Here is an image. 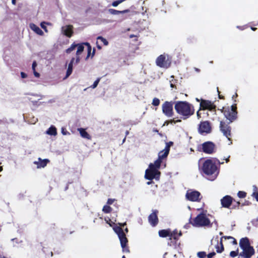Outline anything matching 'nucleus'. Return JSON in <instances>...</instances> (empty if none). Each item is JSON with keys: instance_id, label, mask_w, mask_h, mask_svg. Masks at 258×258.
Masks as SVG:
<instances>
[{"instance_id": "1", "label": "nucleus", "mask_w": 258, "mask_h": 258, "mask_svg": "<svg viewBox=\"0 0 258 258\" xmlns=\"http://www.w3.org/2000/svg\"><path fill=\"white\" fill-rule=\"evenodd\" d=\"M172 142H169L166 143V146L164 150L161 151L158 153V158L154 162V163H151L149 165V169L146 170L145 177L148 180H152L155 179L158 180L160 175V172L158 169L161 166L163 160L166 158L167 157L170 147L173 145Z\"/></svg>"}, {"instance_id": "2", "label": "nucleus", "mask_w": 258, "mask_h": 258, "mask_svg": "<svg viewBox=\"0 0 258 258\" xmlns=\"http://www.w3.org/2000/svg\"><path fill=\"white\" fill-rule=\"evenodd\" d=\"M219 100L212 102L209 100L201 99L200 109L196 113H199L200 110H208L211 112L221 111L222 113H237L236 104L231 106H220L219 105Z\"/></svg>"}, {"instance_id": "3", "label": "nucleus", "mask_w": 258, "mask_h": 258, "mask_svg": "<svg viewBox=\"0 0 258 258\" xmlns=\"http://www.w3.org/2000/svg\"><path fill=\"white\" fill-rule=\"evenodd\" d=\"M225 117L226 118V120L225 121H221L220 128V131L223 133V135L225 136L229 141H230V143L229 145H231L232 144V142L230 139L231 137V127L228 125V124L233 122L234 120H236L237 118V114H224Z\"/></svg>"}, {"instance_id": "4", "label": "nucleus", "mask_w": 258, "mask_h": 258, "mask_svg": "<svg viewBox=\"0 0 258 258\" xmlns=\"http://www.w3.org/2000/svg\"><path fill=\"white\" fill-rule=\"evenodd\" d=\"M202 171L207 176L206 178L211 181L214 180L218 174V168L212 160H206L203 163Z\"/></svg>"}, {"instance_id": "5", "label": "nucleus", "mask_w": 258, "mask_h": 258, "mask_svg": "<svg viewBox=\"0 0 258 258\" xmlns=\"http://www.w3.org/2000/svg\"><path fill=\"white\" fill-rule=\"evenodd\" d=\"M174 108L177 113H194L195 112L192 105L186 101L175 102Z\"/></svg>"}, {"instance_id": "6", "label": "nucleus", "mask_w": 258, "mask_h": 258, "mask_svg": "<svg viewBox=\"0 0 258 258\" xmlns=\"http://www.w3.org/2000/svg\"><path fill=\"white\" fill-rule=\"evenodd\" d=\"M113 230L118 235L123 252H129V249L128 247L126 246V244L128 242V240L122 228L120 226H115L113 227Z\"/></svg>"}, {"instance_id": "7", "label": "nucleus", "mask_w": 258, "mask_h": 258, "mask_svg": "<svg viewBox=\"0 0 258 258\" xmlns=\"http://www.w3.org/2000/svg\"><path fill=\"white\" fill-rule=\"evenodd\" d=\"M191 223L195 227H204L210 225V221L204 213H201L193 220Z\"/></svg>"}, {"instance_id": "8", "label": "nucleus", "mask_w": 258, "mask_h": 258, "mask_svg": "<svg viewBox=\"0 0 258 258\" xmlns=\"http://www.w3.org/2000/svg\"><path fill=\"white\" fill-rule=\"evenodd\" d=\"M199 151H202L208 154H212L216 151V146L212 142L207 141L198 147Z\"/></svg>"}, {"instance_id": "9", "label": "nucleus", "mask_w": 258, "mask_h": 258, "mask_svg": "<svg viewBox=\"0 0 258 258\" xmlns=\"http://www.w3.org/2000/svg\"><path fill=\"white\" fill-rule=\"evenodd\" d=\"M159 235L162 237L169 236L170 239L173 238L174 239H177L181 235V233L180 232L177 235L176 231L171 232L170 230H161L159 231Z\"/></svg>"}, {"instance_id": "10", "label": "nucleus", "mask_w": 258, "mask_h": 258, "mask_svg": "<svg viewBox=\"0 0 258 258\" xmlns=\"http://www.w3.org/2000/svg\"><path fill=\"white\" fill-rule=\"evenodd\" d=\"M199 132L202 135H205L209 134L211 132V127L210 123L208 121L202 122L199 126Z\"/></svg>"}, {"instance_id": "11", "label": "nucleus", "mask_w": 258, "mask_h": 258, "mask_svg": "<svg viewBox=\"0 0 258 258\" xmlns=\"http://www.w3.org/2000/svg\"><path fill=\"white\" fill-rule=\"evenodd\" d=\"M200 196L201 194L199 191L189 189L187 191L185 197L189 201L198 202L201 200Z\"/></svg>"}, {"instance_id": "12", "label": "nucleus", "mask_w": 258, "mask_h": 258, "mask_svg": "<svg viewBox=\"0 0 258 258\" xmlns=\"http://www.w3.org/2000/svg\"><path fill=\"white\" fill-rule=\"evenodd\" d=\"M157 66L160 68H168L170 66V62H168L166 60V57L164 55L161 54L159 55L156 60Z\"/></svg>"}, {"instance_id": "13", "label": "nucleus", "mask_w": 258, "mask_h": 258, "mask_svg": "<svg viewBox=\"0 0 258 258\" xmlns=\"http://www.w3.org/2000/svg\"><path fill=\"white\" fill-rule=\"evenodd\" d=\"M242 250L243 251L240 253L239 255L243 258H250L254 253V249L251 246L244 248Z\"/></svg>"}, {"instance_id": "14", "label": "nucleus", "mask_w": 258, "mask_h": 258, "mask_svg": "<svg viewBox=\"0 0 258 258\" xmlns=\"http://www.w3.org/2000/svg\"><path fill=\"white\" fill-rule=\"evenodd\" d=\"M174 102L165 101L162 105L163 113H173V106Z\"/></svg>"}, {"instance_id": "15", "label": "nucleus", "mask_w": 258, "mask_h": 258, "mask_svg": "<svg viewBox=\"0 0 258 258\" xmlns=\"http://www.w3.org/2000/svg\"><path fill=\"white\" fill-rule=\"evenodd\" d=\"M233 199L230 196H225L221 200V203L223 207L229 208L231 205Z\"/></svg>"}, {"instance_id": "16", "label": "nucleus", "mask_w": 258, "mask_h": 258, "mask_svg": "<svg viewBox=\"0 0 258 258\" xmlns=\"http://www.w3.org/2000/svg\"><path fill=\"white\" fill-rule=\"evenodd\" d=\"M23 117L26 122L30 124H35L38 121L37 118L33 114H23Z\"/></svg>"}, {"instance_id": "17", "label": "nucleus", "mask_w": 258, "mask_h": 258, "mask_svg": "<svg viewBox=\"0 0 258 258\" xmlns=\"http://www.w3.org/2000/svg\"><path fill=\"white\" fill-rule=\"evenodd\" d=\"M157 211H155L154 212H153L152 214H151L149 217L148 220L149 222L150 223V224L152 226H155L158 222V219L157 217Z\"/></svg>"}, {"instance_id": "18", "label": "nucleus", "mask_w": 258, "mask_h": 258, "mask_svg": "<svg viewBox=\"0 0 258 258\" xmlns=\"http://www.w3.org/2000/svg\"><path fill=\"white\" fill-rule=\"evenodd\" d=\"M63 30V33L66 36L70 38L73 34V26L69 25L62 28Z\"/></svg>"}, {"instance_id": "19", "label": "nucleus", "mask_w": 258, "mask_h": 258, "mask_svg": "<svg viewBox=\"0 0 258 258\" xmlns=\"http://www.w3.org/2000/svg\"><path fill=\"white\" fill-rule=\"evenodd\" d=\"M239 245L241 249L247 247L250 245L249 240L247 238H242L240 239L239 242Z\"/></svg>"}, {"instance_id": "20", "label": "nucleus", "mask_w": 258, "mask_h": 258, "mask_svg": "<svg viewBox=\"0 0 258 258\" xmlns=\"http://www.w3.org/2000/svg\"><path fill=\"white\" fill-rule=\"evenodd\" d=\"M38 161H35L34 162V164L37 165L38 168L44 167L49 161L48 159L41 160L40 158L38 159Z\"/></svg>"}, {"instance_id": "21", "label": "nucleus", "mask_w": 258, "mask_h": 258, "mask_svg": "<svg viewBox=\"0 0 258 258\" xmlns=\"http://www.w3.org/2000/svg\"><path fill=\"white\" fill-rule=\"evenodd\" d=\"M78 131L79 132L81 136L85 139L90 140L91 139L90 135L86 131L85 129L83 128H79Z\"/></svg>"}, {"instance_id": "22", "label": "nucleus", "mask_w": 258, "mask_h": 258, "mask_svg": "<svg viewBox=\"0 0 258 258\" xmlns=\"http://www.w3.org/2000/svg\"><path fill=\"white\" fill-rule=\"evenodd\" d=\"M108 12L110 14L115 15L128 13L130 12V10L127 9L123 11H118L113 9H109Z\"/></svg>"}, {"instance_id": "23", "label": "nucleus", "mask_w": 258, "mask_h": 258, "mask_svg": "<svg viewBox=\"0 0 258 258\" xmlns=\"http://www.w3.org/2000/svg\"><path fill=\"white\" fill-rule=\"evenodd\" d=\"M30 27L31 29L33 30L37 34L39 35H43L44 33L42 30L36 25L34 24H31Z\"/></svg>"}, {"instance_id": "24", "label": "nucleus", "mask_w": 258, "mask_h": 258, "mask_svg": "<svg viewBox=\"0 0 258 258\" xmlns=\"http://www.w3.org/2000/svg\"><path fill=\"white\" fill-rule=\"evenodd\" d=\"M75 60V58L73 57L72 58L70 63L69 64L68 68L67 71L66 73V78L68 77L72 73L73 71V63L74 62V61Z\"/></svg>"}, {"instance_id": "25", "label": "nucleus", "mask_w": 258, "mask_h": 258, "mask_svg": "<svg viewBox=\"0 0 258 258\" xmlns=\"http://www.w3.org/2000/svg\"><path fill=\"white\" fill-rule=\"evenodd\" d=\"M46 134L51 136H55L57 134L56 128L52 125L46 131Z\"/></svg>"}, {"instance_id": "26", "label": "nucleus", "mask_w": 258, "mask_h": 258, "mask_svg": "<svg viewBox=\"0 0 258 258\" xmlns=\"http://www.w3.org/2000/svg\"><path fill=\"white\" fill-rule=\"evenodd\" d=\"M83 44H77V50L76 52V55L77 56H79L81 54V53L84 51V46Z\"/></svg>"}, {"instance_id": "27", "label": "nucleus", "mask_w": 258, "mask_h": 258, "mask_svg": "<svg viewBox=\"0 0 258 258\" xmlns=\"http://www.w3.org/2000/svg\"><path fill=\"white\" fill-rule=\"evenodd\" d=\"M171 78L172 79L170 81V87L172 88H176V87L175 86V83H177V80L174 79V77L173 76H171Z\"/></svg>"}, {"instance_id": "28", "label": "nucleus", "mask_w": 258, "mask_h": 258, "mask_svg": "<svg viewBox=\"0 0 258 258\" xmlns=\"http://www.w3.org/2000/svg\"><path fill=\"white\" fill-rule=\"evenodd\" d=\"M222 239H221V241H220L221 246L220 247L218 245V244H217L216 246V251L218 253H221L224 250V247L222 244Z\"/></svg>"}, {"instance_id": "29", "label": "nucleus", "mask_w": 258, "mask_h": 258, "mask_svg": "<svg viewBox=\"0 0 258 258\" xmlns=\"http://www.w3.org/2000/svg\"><path fill=\"white\" fill-rule=\"evenodd\" d=\"M97 40H100L105 46H106L108 44V41L105 38H103L102 36H99L97 37Z\"/></svg>"}, {"instance_id": "30", "label": "nucleus", "mask_w": 258, "mask_h": 258, "mask_svg": "<svg viewBox=\"0 0 258 258\" xmlns=\"http://www.w3.org/2000/svg\"><path fill=\"white\" fill-rule=\"evenodd\" d=\"M77 44H75V43H73L71 46L66 49V52L67 53H71L73 50H74L75 48L77 47Z\"/></svg>"}, {"instance_id": "31", "label": "nucleus", "mask_w": 258, "mask_h": 258, "mask_svg": "<svg viewBox=\"0 0 258 258\" xmlns=\"http://www.w3.org/2000/svg\"><path fill=\"white\" fill-rule=\"evenodd\" d=\"M112 210V208L108 205H105L102 209V211L105 213H110Z\"/></svg>"}, {"instance_id": "32", "label": "nucleus", "mask_w": 258, "mask_h": 258, "mask_svg": "<svg viewBox=\"0 0 258 258\" xmlns=\"http://www.w3.org/2000/svg\"><path fill=\"white\" fill-rule=\"evenodd\" d=\"M84 44L88 46V54L86 58L87 59L91 54V46H90V44L88 42L85 43Z\"/></svg>"}, {"instance_id": "33", "label": "nucleus", "mask_w": 258, "mask_h": 258, "mask_svg": "<svg viewBox=\"0 0 258 258\" xmlns=\"http://www.w3.org/2000/svg\"><path fill=\"white\" fill-rule=\"evenodd\" d=\"M223 238H224V239H232V244H237V241L236 240V239L235 238H234L233 237H231V236H222L221 237V239H222Z\"/></svg>"}, {"instance_id": "34", "label": "nucleus", "mask_w": 258, "mask_h": 258, "mask_svg": "<svg viewBox=\"0 0 258 258\" xmlns=\"http://www.w3.org/2000/svg\"><path fill=\"white\" fill-rule=\"evenodd\" d=\"M159 104L160 100L157 98H154L152 101V104L155 106H158Z\"/></svg>"}, {"instance_id": "35", "label": "nucleus", "mask_w": 258, "mask_h": 258, "mask_svg": "<svg viewBox=\"0 0 258 258\" xmlns=\"http://www.w3.org/2000/svg\"><path fill=\"white\" fill-rule=\"evenodd\" d=\"M237 196L240 198H244L246 196V193L243 191H239L237 194Z\"/></svg>"}, {"instance_id": "36", "label": "nucleus", "mask_w": 258, "mask_h": 258, "mask_svg": "<svg viewBox=\"0 0 258 258\" xmlns=\"http://www.w3.org/2000/svg\"><path fill=\"white\" fill-rule=\"evenodd\" d=\"M124 1V0H117L116 1H114L112 3V6L114 7H117L119 4H121V3H122Z\"/></svg>"}, {"instance_id": "37", "label": "nucleus", "mask_w": 258, "mask_h": 258, "mask_svg": "<svg viewBox=\"0 0 258 258\" xmlns=\"http://www.w3.org/2000/svg\"><path fill=\"white\" fill-rule=\"evenodd\" d=\"M197 255L200 258H205L206 256V253L204 251H200L198 252Z\"/></svg>"}, {"instance_id": "38", "label": "nucleus", "mask_w": 258, "mask_h": 258, "mask_svg": "<svg viewBox=\"0 0 258 258\" xmlns=\"http://www.w3.org/2000/svg\"><path fill=\"white\" fill-rule=\"evenodd\" d=\"M100 80V78H98L96 81H94L93 84L91 86V87L92 88H96Z\"/></svg>"}, {"instance_id": "39", "label": "nucleus", "mask_w": 258, "mask_h": 258, "mask_svg": "<svg viewBox=\"0 0 258 258\" xmlns=\"http://www.w3.org/2000/svg\"><path fill=\"white\" fill-rule=\"evenodd\" d=\"M257 222H258V218L255 219H253L251 221L252 224L255 226H258Z\"/></svg>"}, {"instance_id": "40", "label": "nucleus", "mask_w": 258, "mask_h": 258, "mask_svg": "<svg viewBox=\"0 0 258 258\" xmlns=\"http://www.w3.org/2000/svg\"><path fill=\"white\" fill-rule=\"evenodd\" d=\"M238 254V252L236 251H232L230 253V255L231 257H235Z\"/></svg>"}, {"instance_id": "41", "label": "nucleus", "mask_w": 258, "mask_h": 258, "mask_svg": "<svg viewBox=\"0 0 258 258\" xmlns=\"http://www.w3.org/2000/svg\"><path fill=\"white\" fill-rule=\"evenodd\" d=\"M182 115V117H181V118H183V119H186L187 118H188L190 115H191L192 114H187V113H186V114H181Z\"/></svg>"}, {"instance_id": "42", "label": "nucleus", "mask_w": 258, "mask_h": 258, "mask_svg": "<svg viewBox=\"0 0 258 258\" xmlns=\"http://www.w3.org/2000/svg\"><path fill=\"white\" fill-rule=\"evenodd\" d=\"M217 92H218V93L219 98L221 99H225L224 96L222 95H220V92L219 90L218 87H217Z\"/></svg>"}, {"instance_id": "43", "label": "nucleus", "mask_w": 258, "mask_h": 258, "mask_svg": "<svg viewBox=\"0 0 258 258\" xmlns=\"http://www.w3.org/2000/svg\"><path fill=\"white\" fill-rule=\"evenodd\" d=\"M216 254V252H211L210 253H209L208 255H207V257L208 258H212V257L215 255Z\"/></svg>"}, {"instance_id": "44", "label": "nucleus", "mask_w": 258, "mask_h": 258, "mask_svg": "<svg viewBox=\"0 0 258 258\" xmlns=\"http://www.w3.org/2000/svg\"><path fill=\"white\" fill-rule=\"evenodd\" d=\"M114 201V199H108L107 200V204L108 205H111L113 204Z\"/></svg>"}, {"instance_id": "45", "label": "nucleus", "mask_w": 258, "mask_h": 258, "mask_svg": "<svg viewBox=\"0 0 258 258\" xmlns=\"http://www.w3.org/2000/svg\"><path fill=\"white\" fill-rule=\"evenodd\" d=\"M36 66H37L36 61H34L33 62L32 66V68L33 71L36 70H35V68L36 67Z\"/></svg>"}, {"instance_id": "46", "label": "nucleus", "mask_w": 258, "mask_h": 258, "mask_svg": "<svg viewBox=\"0 0 258 258\" xmlns=\"http://www.w3.org/2000/svg\"><path fill=\"white\" fill-rule=\"evenodd\" d=\"M237 27L239 29H240L241 30H243L247 28L248 27V26L247 25H244V26H237Z\"/></svg>"}, {"instance_id": "47", "label": "nucleus", "mask_w": 258, "mask_h": 258, "mask_svg": "<svg viewBox=\"0 0 258 258\" xmlns=\"http://www.w3.org/2000/svg\"><path fill=\"white\" fill-rule=\"evenodd\" d=\"M61 133L64 135H66L69 134V133L63 128H61Z\"/></svg>"}, {"instance_id": "48", "label": "nucleus", "mask_w": 258, "mask_h": 258, "mask_svg": "<svg viewBox=\"0 0 258 258\" xmlns=\"http://www.w3.org/2000/svg\"><path fill=\"white\" fill-rule=\"evenodd\" d=\"M21 76L22 78H26L27 77V75L24 72L21 73Z\"/></svg>"}, {"instance_id": "49", "label": "nucleus", "mask_w": 258, "mask_h": 258, "mask_svg": "<svg viewBox=\"0 0 258 258\" xmlns=\"http://www.w3.org/2000/svg\"><path fill=\"white\" fill-rule=\"evenodd\" d=\"M33 74H34V75L37 77V78H39L40 77V74L39 73H38V72H37L36 71V70L35 71H33Z\"/></svg>"}, {"instance_id": "50", "label": "nucleus", "mask_w": 258, "mask_h": 258, "mask_svg": "<svg viewBox=\"0 0 258 258\" xmlns=\"http://www.w3.org/2000/svg\"><path fill=\"white\" fill-rule=\"evenodd\" d=\"M179 121H180V119L175 120H174V119H173V120H171L170 122L172 123L173 122L174 123H176V122H179Z\"/></svg>"}, {"instance_id": "51", "label": "nucleus", "mask_w": 258, "mask_h": 258, "mask_svg": "<svg viewBox=\"0 0 258 258\" xmlns=\"http://www.w3.org/2000/svg\"><path fill=\"white\" fill-rule=\"evenodd\" d=\"M40 25L42 28H43L44 30L46 29V27L44 25L43 23H41Z\"/></svg>"}, {"instance_id": "52", "label": "nucleus", "mask_w": 258, "mask_h": 258, "mask_svg": "<svg viewBox=\"0 0 258 258\" xmlns=\"http://www.w3.org/2000/svg\"><path fill=\"white\" fill-rule=\"evenodd\" d=\"M255 195V198L256 199V201H258V192L256 193L253 194Z\"/></svg>"}, {"instance_id": "53", "label": "nucleus", "mask_w": 258, "mask_h": 258, "mask_svg": "<svg viewBox=\"0 0 258 258\" xmlns=\"http://www.w3.org/2000/svg\"><path fill=\"white\" fill-rule=\"evenodd\" d=\"M96 44H97V48H98L99 49H101V46L98 44V41H97V42H96Z\"/></svg>"}, {"instance_id": "54", "label": "nucleus", "mask_w": 258, "mask_h": 258, "mask_svg": "<svg viewBox=\"0 0 258 258\" xmlns=\"http://www.w3.org/2000/svg\"><path fill=\"white\" fill-rule=\"evenodd\" d=\"M12 3L13 5H15L16 4V0H12Z\"/></svg>"}, {"instance_id": "55", "label": "nucleus", "mask_w": 258, "mask_h": 258, "mask_svg": "<svg viewBox=\"0 0 258 258\" xmlns=\"http://www.w3.org/2000/svg\"><path fill=\"white\" fill-rule=\"evenodd\" d=\"M80 61V57L78 56V57L76 58V62L78 63Z\"/></svg>"}, {"instance_id": "56", "label": "nucleus", "mask_w": 258, "mask_h": 258, "mask_svg": "<svg viewBox=\"0 0 258 258\" xmlns=\"http://www.w3.org/2000/svg\"><path fill=\"white\" fill-rule=\"evenodd\" d=\"M251 29L252 30V31H255L257 28H255V27H251Z\"/></svg>"}, {"instance_id": "57", "label": "nucleus", "mask_w": 258, "mask_h": 258, "mask_svg": "<svg viewBox=\"0 0 258 258\" xmlns=\"http://www.w3.org/2000/svg\"><path fill=\"white\" fill-rule=\"evenodd\" d=\"M238 96L237 94L235 93V95H233L232 98L234 99L235 97H237Z\"/></svg>"}, {"instance_id": "58", "label": "nucleus", "mask_w": 258, "mask_h": 258, "mask_svg": "<svg viewBox=\"0 0 258 258\" xmlns=\"http://www.w3.org/2000/svg\"><path fill=\"white\" fill-rule=\"evenodd\" d=\"M119 224L120 225V227H121H121H123L124 225H126V223H122V224H120V223H119Z\"/></svg>"}, {"instance_id": "59", "label": "nucleus", "mask_w": 258, "mask_h": 258, "mask_svg": "<svg viewBox=\"0 0 258 258\" xmlns=\"http://www.w3.org/2000/svg\"><path fill=\"white\" fill-rule=\"evenodd\" d=\"M229 157H230V156H229L228 158L225 159L226 163H228L229 161Z\"/></svg>"}, {"instance_id": "60", "label": "nucleus", "mask_w": 258, "mask_h": 258, "mask_svg": "<svg viewBox=\"0 0 258 258\" xmlns=\"http://www.w3.org/2000/svg\"><path fill=\"white\" fill-rule=\"evenodd\" d=\"M95 50L94 49L93 50V52H92V57L94 56V55L95 54Z\"/></svg>"}, {"instance_id": "61", "label": "nucleus", "mask_w": 258, "mask_h": 258, "mask_svg": "<svg viewBox=\"0 0 258 258\" xmlns=\"http://www.w3.org/2000/svg\"><path fill=\"white\" fill-rule=\"evenodd\" d=\"M129 134V132L128 131H126V132H125V136H127Z\"/></svg>"}, {"instance_id": "62", "label": "nucleus", "mask_w": 258, "mask_h": 258, "mask_svg": "<svg viewBox=\"0 0 258 258\" xmlns=\"http://www.w3.org/2000/svg\"><path fill=\"white\" fill-rule=\"evenodd\" d=\"M135 37V36L134 35H133V34H131V35H130V38H133V37Z\"/></svg>"}, {"instance_id": "63", "label": "nucleus", "mask_w": 258, "mask_h": 258, "mask_svg": "<svg viewBox=\"0 0 258 258\" xmlns=\"http://www.w3.org/2000/svg\"><path fill=\"white\" fill-rule=\"evenodd\" d=\"M236 204H237V206L238 207L239 205H240V202H236Z\"/></svg>"}, {"instance_id": "64", "label": "nucleus", "mask_w": 258, "mask_h": 258, "mask_svg": "<svg viewBox=\"0 0 258 258\" xmlns=\"http://www.w3.org/2000/svg\"><path fill=\"white\" fill-rule=\"evenodd\" d=\"M167 114V115H168V116L170 117V116H171V115H172L173 114L169 113V114Z\"/></svg>"}]
</instances>
